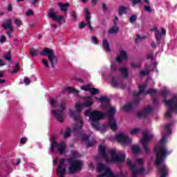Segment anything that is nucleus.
Segmentation results:
<instances>
[{
    "label": "nucleus",
    "mask_w": 177,
    "mask_h": 177,
    "mask_svg": "<svg viewBox=\"0 0 177 177\" xmlns=\"http://www.w3.org/2000/svg\"><path fill=\"white\" fill-rule=\"evenodd\" d=\"M66 161H67L69 165L68 172L70 175H73V174H75V172H78V171H81L82 169V161L71 158L67 160L61 158L57 168V176H66L67 168V166L65 164Z\"/></svg>",
    "instance_id": "obj_1"
},
{
    "label": "nucleus",
    "mask_w": 177,
    "mask_h": 177,
    "mask_svg": "<svg viewBox=\"0 0 177 177\" xmlns=\"http://www.w3.org/2000/svg\"><path fill=\"white\" fill-rule=\"evenodd\" d=\"M84 115L86 117H89L91 127L96 129L99 128V121L106 117V115L103 112L97 110L93 111V112H91L89 109L86 110Z\"/></svg>",
    "instance_id": "obj_2"
},
{
    "label": "nucleus",
    "mask_w": 177,
    "mask_h": 177,
    "mask_svg": "<svg viewBox=\"0 0 177 177\" xmlns=\"http://www.w3.org/2000/svg\"><path fill=\"white\" fill-rule=\"evenodd\" d=\"M165 142H167V138L165 136H163L159 145L154 148V153L156 154L157 161H159L160 158H167L171 154V151H168L167 146H165Z\"/></svg>",
    "instance_id": "obj_3"
},
{
    "label": "nucleus",
    "mask_w": 177,
    "mask_h": 177,
    "mask_svg": "<svg viewBox=\"0 0 177 177\" xmlns=\"http://www.w3.org/2000/svg\"><path fill=\"white\" fill-rule=\"evenodd\" d=\"M40 55L41 56H48V59L51 64L52 68H55V65L57 64L58 60L53 50L49 48H46L40 53Z\"/></svg>",
    "instance_id": "obj_4"
},
{
    "label": "nucleus",
    "mask_w": 177,
    "mask_h": 177,
    "mask_svg": "<svg viewBox=\"0 0 177 177\" xmlns=\"http://www.w3.org/2000/svg\"><path fill=\"white\" fill-rule=\"evenodd\" d=\"M75 111L71 109L69 110L70 117L76 122L73 127V132H78L82 129V118L80 114L75 115Z\"/></svg>",
    "instance_id": "obj_5"
},
{
    "label": "nucleus",
    "mask_w": 177,
    "mask_h": 177,
    "mask_svg": "<svg viewBox=\"0 0 177 177\" xmlns=\"http://www.w3.org/2000/svg\"><path fill=\"white\" fill-rule=\"evenodd\" d=\"M165 104L168 107H170V109L166 111V117H167V118H171V117H172V113H174V111H175L176 114H177L176 96L173 97L171 99L168 100L167 101H165Z\"/></svg>",
    "instance_id": "obj_6"
},
{
    "label": "nucleus",
    "mask_w": 177,
    "mask_h": 177,
    "mask_svg": "<svg viewBox=\"0 0 177 177\" xmlns=\"http://www.w3.org/2000/svg\"><path fill=\"white\" fill-rule=\"evenodd\" d=\"M165 158H160V160H157V158L155 160V166L158 169V172L160 174V177H167L168 176V168L164 162Z\"/></svg>",
    "instance_id": "obj_7"
},
{
    "label": "nucleus",
    "mask_w": 177,
    "mask_h": 177,
    "mask_svg": "<svg viewBox=\"0 0 177 177\" xmlns=\"http://www.w3.org/2000/svg\"><path fill=\"white\" fill-rule=\"evenodd\" d=\"M60 109H53L52 111V114H53L55 117V120L62 124L64 120V110H66V103L63 102H61Z\"/></svg>",
    "instance_id": "obj_8"
},
{
    "label": "nucleus",
    "mask_w": 177,
    "mask_h": 177,
    "mask_svg": "<svg viewBox=\"0 0 177 177\" xmlns=\"http://www.w3.org/2000/svg\"><path fill=\"white\" fill-rule=\"evenodd\" d=\"M142 136L143 138L141 139L140 142L145 151L147 153V154H149V153H150V149L147 146L146 142H147V140H151V139H153V136L151 135H149V131L147 130L142 132Z\"/></svg>",
    "instance_id": "obj_9"
},
{
    "label": "nucleus",
    "mask_w": 177,
    "mask_h": 177,
    "mask_svg": "<svg viewBox=\"0 0 177 177\" xmlns=\"http://www.w3.org/2000/svg\"><path fill=\"white\" fill-rule=\"evenodd\" d=\"M115 139L123 146L124 145H131V143H132V138L128 137L122 133L118 134L115 137Z\"/></svg>",
    "instance_id": "obj_10"
},
{
    "label": "nucleus",
    "mask_w": 177,
    "mask_h": 177,
    "mask_svg": "<svg viewBox=\"0 0 177 177\" xmlns=\"http://www.w3.org/2000/svg\"><path fill=\"white\" fill-rule=\"evenodd\" d=\"M6 21V23L2 24V27L4 30H8V31L6 32V34L8 35V38H10V32H13L15 31V29L12 26V19H8Z\"/></svg>",
    "instance_id": "obj_11"
},
{
    "label": "nucleus",
    "mask_w": 177,
    "mask_h": 177,
    "mask_svg": "<svg viewBox=\"0 0 177 177\" xmlns=\"http://www.w3.org/2000/svg\"><path fill=\"white\" fill-rule=\"evenodd\" d=\"M91 18L92 17L91 16V12H89V9L84 8V19L86 23V26L88 27V30H90V31H93L92 21H91Z\"/></svg>",
    "instance_id": "obj_12"
},
{
    "label": "nucleus",
    "mask_w": 177,
    "mask_h": 177,
    "mask_svg": "<svg viewBox=\"0 0 177 177\" xmlns=\"http://www.w3.org/2000/svg\"><path fill=\"white\" fill-rule=\"evenodd\" d=\"M127 165L129 167L130 169H135L138 175H143V174H145V171H146L144 167H141L138 169L135 163H132V160L131 159L127 160Z\"/></svg>",
    "instance_id": "obj_13"
},
{
    "label": "nucleus",
    "mask_w": 177,
    "mask_h": 177,
    "mask_svg": "<svg viewBox=\"0 0 177 177\" xmlns=\"http://www.w3.org/2000/svg\"><path fill=\"white\" fill-rule=\"evenodd\" d=\"M48 16L55 21H57V23H62V21L64 17L63 16L58 15L53 8H50L48 11Z\"/></svg>",
    "instance_id": "obj_14"
},
{
    "label": "nucleus",
    "mask_w": 177,
    "mask_h": 177,
    "mask_svg": "<svg viewBox=\"0 0 177 177\" xmlns=\"http://www.w3.org/2000/svg\"><path fill=\"white\" fill-rule=\"evenodd\" d=\"M139 102H140V98L137 97L133 100V104L129 103L127 104L124 105L122 107V110H124V111H127L128 113L132 110L133 107L138 106V104H139Z\"/></svg>",
    "instance_id": "obj_15"
},
{
    "label": "nucleus",
    "mask_w": 177,
    "mask_h": 177,
    "mask_svg": "<svg viewBox=\"0 0 177 177\" xmlns=\"http://www.w3.org/2000/svg\"><path fill=\"white\" fill-rule=\"evenodd\" d=\"M125 153H118L112 156L110 159V162H124L125 161Z\"/></svg>",
    "instance_id": "obj_16"
},
{
    "label": "nucleus",
    "mask_w": 177,
    "mask_h": 177,
    "mask_svg": "<svg viewBox=\"0 0 177 177\" xmlns=\"http://www.w3.org/2000/svg\"><path fill=\"white\" fill-rule=\"evenodd\" d=\"M84 102H82L83 107H92L93 106V103H95V101L93 100V98L91 96H85L83 97Z\"/></svg>",
    "instance_id": "obj_17"
},
{
    "label": "nucleus",
    "mask_w": 177,
    "mask_h": 177,
    "mask_svg": "<svg viewBox=\"0 0 177 177\" xmlns=\"http://www.w3.org/2000/svg\"><path fill=\"white\" fill-rule=\"evenodd\" d=\"M151 111H153V109H151V107L148 106L147 108H145L141 112L138 113L137 114V117L138 118H145V117H147L148 114H150V113H151Z\"/></svg>",
    "instance_id": "obj_18"
},
{
    "label": "nucleus",
    "mask_w": 177,
    "mask_h": 177,
    "mask_svg": "<svg viewBox=\"0 0 177 177\" xmlns=\"http://www.w3.org/2000/svg\"><path fill=\"white\" fill-rule=\"evenodd\" d=\"M98 153H100L101 157H104L106 159V162H109V156H107V153L106 152V148L100 145L98 147Z\"/></svg>",
    "instance_id": "obj_19"
},
{
    "label": "nucleus",
    "mask_w": 177,
    "mask_h": 177,
    "mask_svg": "<svg viewBox=\"0 0 177 177\" xmlns=\"http://www.w3.org/2000/svg\"><path fill=\"white\" fill-rule=\"evenodd\" d=\"M146 84H141L138 88V92H133V96L138 97L140 96V93H143L146 91Z\"/></svg>",
    "instance_id": "obj_20"
},
{
    "label": "nucleus",
    "mask_w": 177,
    "mask_h": 177,
    "mask_svg": "<svg viewBox=\"0 0 177 177\" xmlns=\"http://www.w3.org/2000/svg\"><path fill=\"white\" fill-rule=\"evenodd\" d=\"M109 122V127L112 131H117L118 126L117 125V122H115V119H109L108 120Z\"/></svg>",
    "instance_id": "obj_21"
},
{
    "label": "nucleus",
    "mask_w": 177,
    "mask_h": 177,
    "mask_svg": "<svg viewBox=\"0 0 177 177\" xmlns=\"http://www.w3.org/2000/svg\"><path fill=\"white\" fill-rule=\"evenodd\" d=\"M58 6L60 8L61 12H64V13H66L67 10L70 6V3H66L63 4L62 3H59Z\"/></svg>",
    "instance_id": "obj_22"
},
{
    "label": "nucleus",
    "mask_w": 177,
    "mask_h": 177,
    "mask_svg": "<svg viewBox=\"0 0 177 177\" xmlns=\"http://www.w3.org/2000/svg\"><path fill=\"white\" fill-rule=\"evenodd\" d=\"M108 120H114V115L115 114V108H111L107 111Z\"/></svg>",
    "instance_id": "obj_23"
},
{
    "label": "nucleus",
    "mask_w": 177,
    "mask_h": 177,
    "mask_svg": "<svg viewBox=\"0 0 177 177\" xmlns=\"http://www.w3.org/2000/svg\"><path fill=\"white\" fill-rule=\"evenodd\" d=\"M107 128H109V124H104L100 127V120H99L98 128H93V129H96V131H100L102 133L106 132L107 131Z\"/></svg>",
    "instance_id": "obj_24"
},
{
    "label": "nucleus",
    "mask_w": 177,
    "mask_h": 177,
    "mask_svg": "<svg viewBox=\"0 0 177 177\" xmlns=\"http://www.w3.org/2000/svg\"><path fill=\"white\" fill-rule=\"evenodd\" d=\"M128 10V8L120 6L118 8V15L119 16H122L123 15H127V12Z\"/></svg>",
    "instance_id": "obj_25"
},
{
    "label": "nucleus",
    "mask_w": 177,
    "mask_h": 177,
    "mask_svg": "<svg viewBox=\"0 0 177 177\" xmlns=\"http://www.w3.org/2000/svg\"><path fill=\"white\" fill-rule=\"evenodd\" d=\"M102 46L106 52H110V43L107 41V39H104L102 41Z\"/></svg>",
    "instance_id": "obj_26"
},
{
    "label": "nucleus",
    "mask_w": 177,
    "mask_h": 177,
    "mask_svg": "<svg viewBox=\"0 0 177 177\" xmlns=\"http://www.w3.org/2000/svg\"><path fill=\"white\" fill-rule=\"evenodd\" d=\"M160 95H161V96H162L164 97L163 102L165 103V102H168V100H167V96H168V95H169V91L168 90H163L162 91L159 92Z\"/></svg>",
    "instance_id": "obj_27"
},
{
    "label": "nucleus",
    "mask_w": 177,
    "mask_h": 177,
    "mask_svg": "<svg viewBox=\"0 0 177 177\" xmlns=\"http://www.w3.org/2000/svg\"><path fill=\"white\" fill-rule=\"evenodd\" d=\"M131 151H132L133 154H138V153H140V147L137 145H132Z\"/></svg>",
    "instance_id": "obj_28"
},
{
    "label": "nucleus",
    "mask_w": 177,
    "mask_h": 177,
    "mask_svg": "<svg viewBox=\"0 0 177 177\" xmlns=\"http://www.w3.org/2000/svg\"><path fill=\"white\" fill-rule=\"evenodd\" d=\"M162 37V35L161 34V32H155V38L156 40V44H160L161 42V38Z\"/></svg>",
    "instance_id": "obj_29"
},
{
    "label": "nucleus",
    "mask_w": 177,
    "mask_h": 177,
    "mask_svg": "<svg viewBox=\"0 0 177 177\" xmlns=\"http://www.w3.org/2000/svg\"><path fill=\"white\" fill-rule=\"evenodd\" d=\"M64 150H66V145L64 143L62 142L59 145L58 153L62 155L64 153Z\"/></svg>",
    "instance_id": "obj_30"
},
{
    "label": "nucleus",
    "mask_w": 177,
    "mask_h": 177,
    "mask_svg": "<svg viewBox=\"0 0 177 177\" xmlns=\"http://www.w3.org/2000/svg\"><path fill=\"white\" fill-rule=\"evenodd\" d=\"M57 146H59V144L57 143V142H56V140H53L50 146L51 153L55 152V147H57Z\"/></svg>",
    "instance_id": "obj_31"
},
{
    "label": "nucleus",
    "mask_w": 177,
    "mask_h": 177,
    "mask_svg": "<svg viewBox=\"0 0 177 177\" xmlns=\"http://www.w3.org/2000/svg\"><path fill=\"white\" fill-rule=\"evenodd\" d=\"M111 84L112 85V86L113 88H118V85H120V83H118V82H117V80H115V77L113 76L112 79H111Z\"/></svg>",
    "instance_id": "obj_32"
},
{
    "label": "nucleus",
    "mask_w": 177,
    "mask_h": 177,
    "mask_svg": "<svg viewBox=\"0 0 177 177\" xmlns=\"http://www.w3.org/2000/svg\"><path fill=\"white\" fill-rule=\"evenodd\" d=\"M70 135H71V129L66 127V129H65V131L64 133V139H67V138H68L70 136Z\"/></svg>",
    "instance_id": "obj_33"
},
{
    "label": "nucleus",
    "mask_w": 177,
    "mask_h": 177,
    "mask_svg": "<svg viewBox=\"0 0 177 177\" xmlns=\"http://www.w3.org/2000/svg\"><path fill=\"white\" fill-rule=\"evenodd\" d=\"M120 71L123 73V77L124 78H128L129 77V72L128 71V68H122L120 69Z\"/></svg>",
    "instance_id": "obj_34"
},
{
    "label": "nucleus",
    "mask_w": 177,
    "mask_h": 177,
    "mask_svg": "<svg viewBox=\"0 0 177 177\" xmlns=\"http://www.w3.org/2000/svg\"><path fill=\"white\" fill-rule=\"evenodd\" d=\"M118 32V27L113 26L108 30V34H117Z\"/></svg>",
    "instance_id": "obj_35"
},
{
    "label": "nucleus",
    "mask_w": 177,
    "mask_h": 177,
    "mask_svg": "<svg viewBox=\"0 0 177 177\" xmlns=\"http://www.w3.org/2000/svg\"><path fill=\"white\" fill-rule=\"evenodd\" d=\"M99 99V100L100 101V103H102V104H103V103H109V102H110V98L106 97V96H103L101 97L100 98H97Z\"/></svg>",
    "instance_id": "obj_36"
},
{
    "label": "nucleus",
    "mask_w": 177,
    "mask_h": 177,
    "mask_svg": "<svg viewBox=\"0 0 177 177\" xmlns=\"http://www.w3.org/2000/svg\"><path fill=\"white\" fill-rule=\"evenodd\" d=\"M66 91H68L69 93H76V95H78V93H80V91L74 88V87H68L66 88Z\"/></svg>",
    "instance_id": "obj_37"
},
{
    "label": "nucleus",
    "mask_w": 177,
    "mask_h": 177,
    "mask_svg": "<svg viewBox=\"0 0 177 177\" xmlns=\"http://www.w3.org/2000/svg\"><path fill=\"white\" fill-rule=\"evenodd\" d=\"M29 53L32 57H35V56H37V55H38V50L31 48L29 50Z\"/></svg>",
    "instance_id": "obj_38"
},
{
    "label": "nucleus",
    "mask_w": 177,
    "mask_h": 177,
    "mask_svg": "<svg viewBox=\"0 0 177 177\" xmlns=\"http://www.w3.org/2000/svg\"><path fill=\"white\" fill-rule=\"evenodd\" d=\"M89 93H91V96H95V95L99 93V89L96 88H91Z\"/></svg>",
    "instance_id": "obj_39"
},
{
    "label": "nucleus",
    "mask_w": 177,
    "mask_h": 177,
    "mask_svg": "<svg viewBox=\"0 0 177 177\" xmlns=\"http://www.w3.org/2000/svg\"><path fill=\"white\" fill-rule=\"evenodd\" d=\"M75 107L76 109L77 113H80L81 111H82V107H84V106H82V104H81L80 103H77Z\"/></svg>",
    "instance_id": "obj_40"
},
{
    "label": "nucleus",
    "mask_w": 177,
    "mask_h": 177,
    "mask_svg": "<svg viewBox=\"0 0 177 177\" xmlns=\"http://www.w3.org/2000/svg\"><path fill=\"white\" fill-rule=\"evenodd\" d=\"M120 56L124 59L126 60V59H128V55L127 54V52L125 50H121L120 52Z\"/></svg>",
    "instance_id": "obj_41"
},
{
    "label": "nucleus",
    "mask_w": 177,
    "mask_h": 177,
    "mask_svg": "<svg viewBox=\"0 0 177 177\" xmlns=\"http://www.w3.org/2000/svg\"><path fill=\"white\" fill-rule=\"evenodd\" d=\"M70 16L73 19V21H77V20H78V18H77V12L74 10L71 11Z\"/></svg>",
    "instance_id": "obj_42"
},
{
    "label": "nucleus",
    "mask_w": 177,
    "mask_h": 177,
    "mask_svg": "<svg viewBox=\"0 0 177 177\" xmlns=\"http://www.w3.org/2000/svg\"><path fill=\"white\" fill-rule=\"evenodd\" d=\"M3 59H5V60H7L8 62H10V60H12V56L10 55V53L3 54Z\"/></svg>",
    "instance_id": "obj_43"
},
{
    "label": "nucleus",
    "mask_w": 177,
    "mask_h": 177,
    "mask_svg": "<svg viewBox=\"0 0 177 177\" xmlns=\"http://www.w3.org/2000/svg\"><path fill=\"white\" fill-rule=\"evenodd\" d=\"M157 93V90L150 88L145 92V95H156Z\"/></svg>",
    "instance_id": "obj_44"
},
{
    "label": "nucleus",
    "mask_w": 177,
    "mask_h": 177,
    "mask_svg": "<svg viewBox=\"0 0 177 177\" xmlns=\"http://www.w3.org/2000/svg\"><path fill=\"white\" fill-rule=\"evenodd\" d=\"M139 132H140V129L136 128V129H132L130 131V133H131V135H136V133H139Z\"/></svg>",
    "instance_id": "obj_45"
},
{
    "label": "nucleus",
    "mask_w": 177,
    "mask_h": 177,
    "mask_svg": "<svg viewBox=\"0 0 177 177\" xmlns=\"http://www.w3.org/2000/svg\"><path fill=\"white\" fill-rule=\"evenodd\" d=\"M81 89L82 91H85L86 92H88H88H90L91 91V86H89V85L82 86H81Z\"/></svg>",
    "instance_id": "obj_46"
},
{
    "label": "nucleus",
    "mask_w": 177,
    "mask_h": 177,
    "mask_svg": "<svg viewBox=\"0 0 177 177\" xmlns=\"http://www.w3.org/2000/svg\"><path fill=\"white\" fill-rule=\"evenodd\" d=\"M170 127H172V124L171 123H168L167 124L165 125V129L167 130V135H171V131Z\"/></svg>",
    "instance_id": "obj_47"
},
{
    "label": "nucleus",
    "mask_w": 177,
    "mask_h": 177,
    "mask_svg": "<svg viewBox=\"0 0 177 177\" xmlns=\"http://www.w3.org/2000/svg\"><path fill=\"white\" fill-rule=\"evenodd\" d=\"M19 71V64H16L14 66L12 71L10 72L11 74H16Z\"/></svg>",
    "instance_id": "obj_48"
},
{
    "label": "nucleus",
    "mask_w": 177,
    "mask_h": 177,
    "mask_svg": "<svg viewBox=\"0 0 177 177\" xmlns=\"http://www.w3.org/2000/svg\"><path fill=\"white\" fill-rule=\"evenodd\" d=\"M14 24H15L18 27H20V26H23V22L21 20L16 19L14 21Z\"/></svg>",
    "instance_id": "obj_49"
},
{
    "label": "nucleus",
    "mask_w": 177,
    "mask_h": 177,
    "mask_svg": "<svg viewBox=\"0 0 177 177\" xmlns=\"http://www.w3.org/2000/svg\"><path fill=\"white\" fill-rule=\"evenodd\" d=\"M150 74V71H141L140 75L141 77H145V75H149Z\"/></svg>",
    "instance_id": "obj_50"
},
{
    "label": "nucleus",
    "mask_w": 177,
    "mask_h": 177,
    "mask_svg": "<svg viewBox=\"0 0 177 177\" xmlns=\"http://www.w3.org/2000/svg\"><path fill=\"white\" fill-rule=\"evenodd\" d=\"M81 139L83 142H86V140H89V136L87 134H82Z\"/></svg>",
    "instance_id": "obj_51"
},
{
    "label": "nucleus",
    "mask_w": 177,
    "mask_h": 177,
    "mask_svg": "<svg viewBox=\"0 0 177 177\" xmlns=\"http://www.w3.org/2000/svg\"><path fill=\"white\" fill-rule=\"evenodd\" d=\"M144 10L145 12H148V13H151V12H153V10H151V7L150 6H145L144 7Z\"/></svg>",
    "instance_id": "obj_52"
},
{
    "label": "nucleus",
    "mask_w": 177,
    "mask_h": 177,
    "mask_svg": "<svg viewBox=\"0 0 177 177\" xmlns=\"http://www.w3.org/2000/svg\"><path fill=\"white\" fill-rule=\"evenodd\" d=\"M91 42L94 44V45H97V37H96V36H92Z\"/></svg>",
    "instance_id": "obj_53"
},
{
    "label": "nucleus",
    "mask_w": 177,
    "mask_h": 177,
    "mask_svg": "<svg viewBox=\"0 0 177 177\" xmlns=\"http://www.w3.org/2000/svg\"><path fill=\"white\" fill-rule=\"evenodd\" d=\"M138 19V17L136 15H131L129 18L130 23H134V21H136V19Z\"/></svg>",
    "instance_id": "obj_54"
},
{
    "label": "nucleus",
    "mask_w": 177,
    "mask_h": 177,
    "mask_svg": "<svg viewBox=\"0 0 177 177\" xmlns=\"http://www.w3.org/2000/svg\"><path fill=\"white\" fill-rule=\"evenodd\" d=\"M86 22L84 23V21L81 22L80 24H79V28L80 30H82V28H85V27H86Z\"/></svg>",
    "instance_id": "obj_55"
},
{
    "label": "nucleus",
    "mask_w": 177,
    "mask_h": 177,
    "mask_svg": "<svg viewBox=\"0 0 177 177\" xmlns=\"http://www.w3.org/2000/svg\"><path fill=\"white\" fill-rule=\"evenodd\" d=\"M132 2L133 5H139V3H142V0H129Z\"/></svg>",
    "instance_id": "obj_56"
},
{
    "label": "nucleus",
    "mask_w": 177,
    "mask_h": 177,
    "mask_svg": "<svg viewBox=\"0 0 177 177\" xmlns=\"http://www.w3.org/2000/svg\"><path fill=\"white\" fill-rule=\"evenodd\" d=\"M102 10L103 12H106L107 10H109V8H107V5H106L104 3H102Z\"/></svg>",
    "instance_id": "obj_57"
},
{
    "label": "nucleus",
    "mask_w": 177,
    "mask_h": 177,
    "mask_svg": "<svg viewBox=\"0 0 177 177\" xmlns=\"http://www.w3.org/2000/svg\"><path fill=\"white\" fill-rule=\"evenodd\" d=\"M71 155L72 157L75 158V157H78V152L75 151H72L71 152Z\"/></svg>",
    "instance_id": "obj_58"
},
{
    "label": "nucleus",
    "mask_w": 177,
    "mask_h": 177,
    "mask_svg": "<svg viewBox=\"0 0 177 177\" xmlns=\"http://www.w3.org/2000/svg\"><path fill=\"white\" fill-rule=\"evenodd\" d=\"M43 64L45 66V67H49V62L46 59H43L42 60Z\"/></svg>",
    "instance_id": "obj_59"
},
{
    "label": "nucleus",
    "mask_w": 177,
    "mask_h": 177,
    "mask_svg": "<svg viewBox=\"0 0 177 177\" xmlns=\"http://www.w3.org/2000/svg\"><path fill=\"white\" fill-rule=\"evenodd\" d=\"M132 68H139V64H136L135 62L131 63Z\"/></svg>",
    "instance_id": "obj_60"
},
{
    "label": "nucleus",
    "mask_w": 177,
    "mask_h": 177,
    "mask_svg": "<svg viewBox=\"0 0 177 177\" xmlns=\"http://www.w3.org/2000/svg\"><path fill=\"white\" fill-rule=\"evenodd\" d=\"M5 41H6V37L5 36H3V35H1L0 37V42L1 44H3V42H5Z\"/></svg>",
    "instance_id": "obj_61"
},
{
    "label": "nucleus",
    "mask_w": 177,
    "mask_h": 177,
    "mask_svg": "<svg viewBox=\"0 0 177 177\" xmlns=\"http://www.w3.org/2000/svg\"><path fill=\"white\" fill-rule=\"evenodd\" d=\"M27 16H32L34 15V12L32 10H28L26 11Z\"/></svg>",
    "instance_id": "obj_62"
},
{
    "label": "nucleus",
    "mask_w": 177,
    "mask_h": 177,
    "mask_svg": "<svg viewBox=\"0 0 177 177\" xmlns=\"http://www.w3.org/2000/svg\"><path fill=\"white\" fill-rule=\"evenodd\" d=\"M50 103H51V106H52L53 107H55V106H56V104H57V102H56V100H53V99H52V100H50Z\"/></svg>",
    "instance_id": "obj_63"
},
{
    "label": "nucleus",
    "mask_w": 177,
    "mask_h": 177,
    "mask_svg": "<svg viewBox=\"0 0 177 177\" xmlns=\"http://www.w3.org/2000/svg\"><path fill=\"white\" fill-rule=\"evenodd\" d=\"M24 83L26 84V85H30V79L28 77H25Z\"/></svg>",
    "instance_id": "obj_64"
}]
</instances>
